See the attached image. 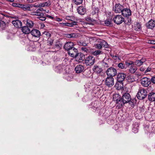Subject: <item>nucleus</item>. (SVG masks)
<instances>
[{"label":"nucleus","mask_w":155,"mask_h":155,"mask_svg":"<svg viewBox=\"0 0 155 155\" xmlns=\"http://www.w3.org/2000/svg\"><path fill=\"white\" fill-rule=\"evenodd\" d=\"M95 47L97 49H101L102 46L101 44V41L99 43L96 44L95 45Z\"/></svg>","instance_id":"c9c22d12"},{"label":"nucleus","mask_w":155,"mask_h":155,"mask_svg":"<svg viewBox=\"0 0 155 155\" xmlns=\"http://www.w3.org/2000/svg\"><path fill=\"white\" fill-rule=\"evenodd\" d=\"M125 63L126 65L127 66H129L130 65V66H131L133 65L134 64V62L129 61H125Z\"/></svg>","instance_id":"58836bf2"},{"label":"nucleus","mask_w":155,"mask_h":155,"mask_svg":"<svg viewBox=\"0 0 155 155\" xmlns=\"http://www.w3.org/2000/svg\"><path fill=\"white\" fill-rule=\"evenodd\" d=\"M101 44L102 46H103L104 47L106 48H107L108 47V45L106 41L103 40H101Z\"/></svg>","instance_id":"473e14b6"},{"label":"nucleus","mask_w":155,"mask_h":155,"mask_svg":"<svg viewBox=\"0 0 155 155\" xmlns=\"http://www.w3.org/2000/svg\"><path fill=\"white\" fill-rule=\"evenodd\" d=\"M0 27L2 28H4L5 27V23L4 21H0Z\"/></svg>","instance_id":"37998d69"},{"label":"nucleus","mask_w":155,"mask_h":155,"mask_svg":"<svg viewBox=\"0 0 155 155\" xmlns=\"http://www.w3.org/2000/svg\"><path fill=\"white\" fill-rule=\"evenodd\" d=\"M124 20V18L120 15H117L113 18L114 22L117 25L121 24Z\"/></svg>","instance_id":"20e7f679"},{"label":"nucleus","mask_w":155,"mask_h":155,"mask_svg":"<svg viewBox=\"0 0 155 155\" xmlns=\"http://www.w3.org/2000/svg\"><path fill=\"white\" fill-rule=\"evenodd\" d=\"M124 6L120 4H116L113 7V11L116 13H120L124 10Z\"/></svg>","instance_id":"39448f33"},{"label":"nucleus","mask_w":155,"mask_h":155,"mask_svg":"<svg viewBox=\"0 0 155 155\" xmlns=\"http://www.w3.org/2000/svg\"><path fill=\"white\" fill-rule=\"evenodd\" d=\"M106 73L108 77L113 78L117 74V70L115 68L110 67L107 70Z\"/></svg>","instance_id":"7ed1b4c3"},{"label":"nucleus","mask_w":155,"mask_h":155,"mask_svg":"<svg viewBox=\"0 0 155 155\" xmlns=\"http://www.w3.org/2000/svg\"><path fill=\"white\" fill-rule=\"evenodd\" d=\"M154 85L153 84L151 85L148 88L149 91H152L153 90L154 88Z\"/></svg>","instance_id":"a18cd8bd"},{"label":"nucleus","mask_w":155,"mask_h":155,"mask_svg":"<svg viewBox=\"0 0 155 155\" xmlns=\"http://www.w3.org/2000/svg\"><path fill=\"white\" fill-rule=\"evenodd\" d=\"M31 33L33 36L35 37L38 38L41 35L39 31L36 29H33L31 31Z\"/></svg>","instance_id":"2eb2a0df"},{"label":"nucleus","mask_w":155,"mask_h":155,"mask_svg":"<svg viewBox=\"0 0 155 155\" xmlns=\"http://www.w3.org/2000/svg\"><path fill=\"white\" fill-rule=\"evenodd\" d=\"M73 1L76 5H78L82 3L83 0H73Z\"/></svg>","instance_id":"ea45409f"},{"label":"nucleus","mask_w":155,"mask_h":155,"mask_svg":"<svg viewBox=\"0 0 155 155\" xmlns=\"http://www.w3.org/2000/svg\"><path fill=\"white\" fill-rule=\"evenodd\" d=\"M132 131L134 133H136L138 132V129L135 127H134L132 130Z\"/></svg>","instance_id":"864d4df0"},{"label":"nucleus","mask_w":155,"mask_h":155,"mask_svg":"<svg viewBox=\"0 0 155 155\" xmlns=\"http://www.w3.org/2000/svg\"><path fill=\"white\" fill-rule=\"evenodd\" d=\"M34 7L35 8H38V7H41V5L40 3H38V4L35 3L34 5H31V7Z\"/></svg>","instance_id":"49530a36"},{"label":"nucleus","mask_w":155,"mask_h":155,"mask_svg":"<svg viewBox=\"0 0 155 155\" xmlns=\"http://www.w3.org/2000/svg\"><path fill=\"white\" fill-rule=\"evenodd\" d=\"M105 84L109 87H112L114 84V79L113 77H107L105 80Z\"/></svg>","instance_id":"0eeeda50"},{"label":"nucleus","mask_w":155,"mask_h":155,"mask_svg":"<svg viewBox=\"0 0 155 155\" xmlns=\"http://www.w3.org/2000/svg\"><path fill=\"white\" fill-rule=\"evenodd\" d=\"M32 14L34 15L39 16H43L44 15L43 13L42 12H39L38 11V9L36 11L32 12Z\"/></svg>","instance_id":"c756f323"},{"label":"nucleus","mask_w":155,"mask_h":155,"mask_svg":"<svg viewBox=\"0 0 155 155\" xmlns=\"http://www.w3.org/2000/svg\"><path fill=\"white\" fill-rule=\"evenodd\" d=\"M93 70L94 72H96L97 74H99L102 71V69L100 68L97 65H94L93 68Z\"/></svg>","instance_id":"b1692460"},{"label":"nucleus","mask_w":155,"mask_h":155,"mask_svg":"<svg viewBox=\"0 0 155 155\" xmlns=\"http://www.w3.org/2000/svg\"><path fill=\"white\" fill-rule=\"evenodd\" d=\"M27 1L29 3H32L35 2L37 1V0H27Z\"/></svg>","instance_id":"052dcab7"},{"label":"nucleus","mask_w":155,"mask_h":155,"mask_svg":"<svg viewBox=\"0 0 155 155\" xmlns=\"http://www.w3.org/2000/svg\"><path fill=\"white\" fill-rule=\"evenodd\" d=\"M22 32L25 34H28L31 33V30L29 28L26 26L22 27L21 28Z\"/></svg>","instance_id":"412c9836"},{"label":"nucleus","mask_w":155,"mask_h":155,"mask_svg":"<svg viewBox=\"0 0 155 155\" xmlns=\"http://www.w3.org/2000/svg\"><path fill=\"white\" fill-rule=\"evenodd\" d=\"M150 83V79L149 78H144L141 80V84L144 87H147Z\"/></svg>","instance_id":"9b49d317"},{"label":"nucleus","mask_w":155,"mask_h":155,"mask_svg":"<svg viewBox=\"0 0 155 155\" xmlns=\"http://www.w3.org/2000/svg\"><path fill=\"white\" fill-rule=\"evenodd\" d=\"M74 45L73 43L71 42H68L65 44L64 46V48L68 51L72 48H73Z\"/></svg>","instance_id":"4468645a"},{"label":"nucleus","mask_w":155,"mask_h":155,"mask_svg":"<svg viewBox=\"0 0 155 155\" xmlns=\"http://www.w3.org/2000/svg\"><path fill=\"white\" fill-rule=\"evenodd\" d=\"M70 34L71 38L75 37L76 34L75 33H71Z\"/></svg>","instance_id":"680f3d73"},{"label":"nucleus","mask_w":155,"mask_h":155,"mask_svg":"<svg viewBox=\"0 0 155 155\" xmlns=\"http://www.w3.org/2000/svg\"><path fill=\"white\" fill-rule=\"evenodd\" d=\"M62 68L61 67V66H57L55 68V71L57 72H61V71H62Z\"/></svg>","instance_id":"c03bdc74"},{"label":"nucleus","mask_w":155,"mask_h":155,"mask_svg":"<svg viewBox=\"0 0 155 155\" xmlns=\"http://www.w3.org/2000/svg\"><path fill=\"white\" fill-rule=\"evenodd\" d=\"M78 13L81 15H84L86 13L85 8L83 6H79L77 9Z\"/></svg>","instance_id":"aec40b11"},{"label":"nucleus","mask_w":155,"mask_h":155,"mask_svg":"<svg viewBox=\"0 0 155 155\" xmlns=\"http://www.w3.org/2000/svg\"><path fill=\"white\" fill-rule=\"evenodd\" d=\"M41 35L42 37L43 38V39L45 40H46L48 38H50L51 36V35L50 32L46 31H45L42 33Z\"/></svg>","instance_id":"6ab92c4d"},{"label":"nucleus","mask_w":155,"mask_h":155,"mask_svg":"<svg viewBox=\"0 0 155 155\" xmlns=\"http://www.w3.org/2000/svg\"><path fill=\"white\" fill-rule=\"evenodd\" d=\"M140 60V61L142 64H143V63L146 61V59L145 58H142V59Z\"/></svg>","instance_id":"5fc2aeb1"},{"label":"nucleus","mask_w":155,"mask_h":155,"mask_svg":"<svg viewBox=\"0 0 155 155\" xmlns=\"http://www.w3.org/2000/svg\"><path fill=\"white\" fill-rule=\"evenodd\" d=\"M115 86L117 89H121L123 86L122 82H118L116 83Z\"/></svg>","instance_id":"cd10ccee"},{"label":"nucleus","mask_w":155,"mask_h":155,"mask_svg":"<svg viewBox=\"0 0 155 155\" xmlns=\"http://www.w3.org/2000/svg\"><path fill=\"white\" fill-rule=\"evenodd\" d=\"M104 67H109L107 64L106 62L104 63Z\"/></svg>","instance_id":"774afa93"},{"label":"nucleus","mask_w":155,"mask_h":155,"mask_svg":"<svg viewBox=\"0 0 155 155\" xmlns=\"http://www.w3.org/2000/svg\"><path fill=\"white\" fill-rule=\"evenodd\" d=\"M151 81L152 83L154 84H155V77L153 76L152 77L150 80Z\"/></svg>","instance_id":"8fccbe9b"},{"label":"nucleus","mask_w":155,"mask_h":155,"mask_svg":"<svg viewBox=\"0 0 155 155\" xmlns=\"http://www.w3.org/2000/svg\"><path fill=\"white\" fill-rule=\"evenodd\" d=\"M137 28H136V29L137 31H138L140 29L141 26L140 24L138 23L137 24Z\"/></svg>","instance_id":"09e8293b"},{"label":"nucleus","mask_w":155,"mask_h":155,"mask_svg":"<svg viewBox=\"0 0 155 155\" xmlns=\"http://www.w3.org/2000/svg\"><path fill=\"white\" fill-rule=\"evenodd\" d=\"M116 96V95L114 96L113 97L114 100L116 101V103L117 104V107L118 109L121 108L124 106L125 103L124 102L122 98L119 97L116 99V98H115L114 97L115 96Z\"/></svg>","instance_id":"423d86ee"},{"label":"nucleus","mask_w":155,"mask_h":155,"mask_svg":"<svg viewBox=\"0 0 155 155\" xmlns=\"http://www.w3.org/2000/svg\"><path fill=\"white\" fill-rule=\"evenodd\" d=\"M31 5H24L22 9L25 11H31Z\"/></svg>","instance_id":"bb28decb"},{"label":"nucleus","mask_w":155,"mask_h":155,"mask_svg":"<svg viewBox=\"0 0 155 155\" xmlns=\"http://www.w3.org/2000/svg\"><path fill=\"white\" fill-rule=\"evenodd\" d=\"M74 58L77 61L81 62L85 59V55L82 53H78Z\"/></svg>","instance_id":"f8f14e48"},{"label":"nucleus","mask_w":155,"mask_h":155,"mask_svg":"<svg viewBox=\"0 0 155 155\" xmlns=\"http://www.w3.org/2000/svg\"><path fill=\"white\" fill-rule=\"evenodd\" d=\"M118 67L121 69H123L126 68L125 64L122 63H119L117 65Z\"/></svg>","instance_id":"2f4dec72"},{"label":"nucleus","mask_w":155,"mask_h":155,"mask_svg":"<svg viewBox=\"0 0 155 155\" xmlns=\"http://www.w3.org/2000/svg\"><path fill=\"white\" fill-rule=\"evenodd\" d=\"M128 24V25H130L131 23V19L130 18V19H128V22L127 23Z\"/></svg>","instance_id":"0e129e2a"},{"label":"nucleus","mask_w":155,"mask_h":155,"mask_svg":"<svg viewBox=\"0 0 155 155\" xmlns=\"http://www.w3.org/2000/svg\"><path fill=\"white\" fill-rule=\"evenodd\" d=\"M84 69V67L81 65H77L75 68L76 72L77 73H79L82 72L83 71Z\"/></svg>","instance_id":"a211bd4d"},{"label":"nucleus","mask_w":155,"mask_h":155,"mask_svg":"<svg viewBox=\"0 0 155 155\" xmlns=\"http://www.w3.org/2000/svg\"><path fill=\"white\" fill-rule=\"evenodd\" d=\"M12 23L14 26L17 28H21L22 26V22L18 20H13Z\"/></svg>","instance_id":"dca6fc26"},{"label":"nucleus","mask_w":155,"mask_h":155,"mask_svg":"<svg viewBox=\"0 0 155 155\" xmlns=\"http://www.w3.org/2000/svg\"><path fill=\"white\" fill-rule=\"evenodd\" d=\"M34 23L33 21L29 19H27L26 20V26L30 28H32L34 26Z\"/></svg>","instance_id":"4be33fe9"},{"label":"nucleus","mask_w":155,"mask_h":155,"mask_svg":"<svg viewBox=\"0 0 155 155\" xmlns=\"http://www.w3.org/2000/svg\"><path fill=\"white\" fill-rule=\"evenodd\" d=\"M40 5L41 7H44L49 6L50 5V3L49 2H47L40 3Z\"/></svg>","instance_id":"72a5a7b5"},{"label":"nucleus","mask_w":155,"mask_h":155,"mask_svg":"<svg viewBox=\"0 0 155 155\" xmlns=\"http://www.w3.org/2000/svg\"><path fill=\"white\" fill-rule=\"evenodd\" d=\"M93 11L92 12V14L93 15H96L97 16V14L98 13L99 9L98 8H93Z\"/></svg>","instance_id":"e433bc0d"},{"label":"nucleus","mask_w":155,"mask_h":155,"mask_svg":"<svg viewBox=\"0 0 155 155\" xmlns=\"http://www.w3.org/2000/svg\"><path fill=\"white\" fill-rule=\"evenodd\" d=\"M121 14L124 17L128 18L131 15V11L129 8H124V10H123L121 12Z\"/></svg>","instance_id":"1a4fd4ad"},{"label":"nucleus","mask_w":155,"mask_h":155,"mask_svg":"<svg viewBox=\"0 0 155 155\" xmlns=\"http://www.w3.org/2000/svg\"><path fill=\"white\" fill-rule=\"evenodd\" d=\"M62 43L60 41H58L55 44V47L60 49L62 47Z\"/></svg>","instance_id":"c85d7f7f"},{"label":"nucleus","mask_w":155,"mask_h":155,"mask_svg":"<svg viewBox=\"0 0 155 155\" xmlns=\"http://www.w3.org/2000/svg\"><path fill=\"white\" fill-rule=\"evenodd\" d=\"M47 41L48 45H52L53 40L50 38H48L47 40Z\"/></svg>","instance_id":"4c0bfd02"},{"label":"nucleus","mask_w":155,"mask_h":155,"mask_svg":"<svg viewBox=\"0 0 155 155\" xmlns=\"http://www.w3.org/2000/svg\"><path fill=\"white\" fill-rule=\"evenodd\" d=\"M111 20L109 19H108L105 21L104 23L106 25L109 26L111 25Z\"/></svg>","instance_id":"a19ab883"},{"label":"nucleus","mask_w":155,"mask_h":155,"mask_svg":"<svg viewBox=\"0 0 155 155\" xmlns=\"http://www.w3.org/2000/svg\"><path fill=\"white\" fill-rule=\"evenodd\" d=\"M121 98L125 104L128 103L130 101H131V96L128 93L126 92L124 94Z\"/></svg>","instance_id":"6e6552de"},{"label":"nucleus","mask_w":155,"mask_h":155,"mask_svg":"<svg viewBox=\"0 0 155 155\" xmlns=\"http://www.w3.org/2000/svg\"><path fill=\"white\" fill-rule=\"evenodd\" d=\"M126 77V74L124 73H118L117 75V81L118 82H122Z\"/></svg>","instance_id":"ddd939ff"},{"label":"nucleus","mask_w":155,"mask_h":155,"mask_svg":"<svg viewBox=\"0 0 155 155\" xmlns=\"http://www.w3.org/2000/svg\"><path fill=\"white\" fill-rule=\"evenodd\" d=\"M146 26L148 28L152 29L155 26V22L151 19L146 23Z\"/></svg>","instance_id":"f3484780"},{"label":"nucleus","mask_w":155,"mask_h":155,"mask_svg":"<svg viewBox=\"0 0 155 155\" xmlns=\"http://www.w3.org/2000/svg\"><path fill=\"white\" fill-rule=\"evenodd\" d=\"M39 19L41 20L45 21L46 19V18L45 17H43V16H40L39 17Z\"/></svg>","instance_id":"603ef678"},{"label":"nucleus","mask_w":155,"mask_h":155,"mask_svg":"<svg viewBox=\"0 0 155 155\" xmlns=\"http://www.w3.org/2000/svg\"><path fill=\"white\" fill-rule=\"evenodd\" d=\"M92 54L94 56H97L102 54V51L100 50H97L92 52Z\"/></svg>","instance_id":"7c9ffc66"},{"label":"nucleus","mask_w":155,"mask_h":155,"mask_svg":"<svg viewBox=\"0 0 155 155\" xmlns=\"http://www.w3.org/2000/svg\"><path fill=\"white\" fill-rule=\"evenodd\" d=\"M148 99L150 101H155V93L151 92L149 94Z\"/></svg>","instance_id":"393cba45"},{"label":"nucleus","mask_w":155,"mask_h":155,"mask_svg":"<svg viewBox=\"0 0 155 155\" xmlns=\"http://www.w3.org/2000/svg\"><path fill=\"white\" fill-rule=\"evenodd\" d=\"M23 5L24 4L18 3L17 7H19L23 8Z\"/></svg>","instance_id":"bf43d9fd"},{"label":"nucleus","mask_w":155,"mask_h":155,"mask_svg":"<svg viewBox=\"0 0 155 155\" xmlns=\"http://www.w3.org/2000/svg\"><path fill=\"white\" fill-rule=\"evenodd\" d=\"M55 20L58 21H61L62 20V19L59 18H56Z\"/></svg>","instance_id":"338daca9"},{"label":"nucleus","mask_w":155,"mask_h":155,"mask_svg":"<svg viewBox=\"0 0 155 155\" xmlns=\"http://www.w3.org/2000/svg\"><path fill=\"white\" fill-rule=\"evenodd\" d=\"M68 53L71 57L74 58L78 53L77 49L74 47L69 50L68 51Z\"/></svg>","instance_id":"9d476101"},{"label":"nucleus","mask_w":155,"mask_h":155,"mask_svg":"<svg viewBox=\"0 0 155 155\" xmlns=\"http://www.w3.org/2000/svg\"><path fill=\"white\" fill-rule=\"evenodd\" d=\"M66 78L68 81H71L73 79V77L71 74L67 75Z\"/></svg>","instance_id":"79ce46f5"},{"label":"nucleus","mask_w":155,"mask_h":155,"mask_svg":"<svg viewBox=\"0 0 155 155\" xmlns=\"http://www.w3.org/2000/svg\"><path fill=\"white\" fill-rule=\"evenodd\" d=\"M18 3H13L12 4V6L15 7H18Z\"/></svg>","instance_id":"13d9d810"},{"label":"nucleus","mask_w":155,"mask_h":155,"mask_svg":"<svg viewBox=\"0 0 155 155\" xmlns=\"http://www.w3.org/2000/svg\"><path fill=\"white\" fill-rule=\"evenodd\" d=\"M149 127L147 126H146L144 127V129L145 133H146V131H149L148 130L149 129Z\"/></svg>","instance_id":"4d7b16f0"},{"label":"nucleus","mask_w":155,"mask_h":155,"mask_svg":"<svg viewBox=\"0 0 155 155\" xmlns=\"http://www.w3.org/2000/svg\"><path fill=\"white\" fill-rule=\"evenodd\" d=\"M149 43L152 44H155V41L154 40H150L148 41Z\"/></svg>","instance_id":"6e6d98bb"},{"label":"nucleus","mask_w":155,"mask_h":155,"mask_svg":"<svg viewBox=\"0 0 155 155\" xmlns=\"http://www.w3.org/2000/svg\"><path fill=\"white\" fill-rule=\"evenodd\" d=\"M95 61V58L92 55L86 57L85 60V64L87 66H91L93 65Z\"/></svg>","instance_id":"f03ea898"},{"label":"nucleus","mask_w":155,"mask_h":155,"mask_svg":"<svg viewBox=\"0 0 155 155\" xmlns=\"http://www.w3.org/2000/svg\"><path fill=\"white\" fill-rule=\"evenodd\" d=\"M96 19H97V17ZM88 19L89 20L91 21L94 22H96L97 21V19H94L93 18H88Z\"/></svg>","instance_id":"de8ad7c7"},{"label":"nucleus","mask_w":155,"mask_h":155,"mask_svg":"<svg viewBox=\"0 0 155 155\" xmlns=\"http://www.w3.org/2000/svg\"><path fill=\"white\" fill-rule=\"evenodd\" d=\"M146 69V68L143 66L141 67L140 68V70L141 71H144Z\"/></svg>","instance_id":"e2e57ef3"},{"label":"nucleus","mask_w":155,"mask_h":155,"mask_svg":"<svg viewBox=\"0 0 155 155\" xmlns=\"http://www.w3.org/2000/svg\"><path fill=\"white\" fill-rule=\"evenodd\" d=\"M134 65H135L137 66H140L142 64L140 60H136L134 62Z\"/></svg>","instance_id":"f704fd0d"},{"label":"nucleus","mask_w":155,"mask_h":155,"mask_svg":"<svg viewBox=\"0 0 155 155\" xmlns=\"http://www.w3.org/2000/svg\"><path fill=\"white\" fill-rule=\"evenodd\" d=\"M61 25H64L72 26L74 25H77V22L75 21H72L71 23L66 22V23H60Z\"/></svg>","instance_id":"5701e85b"},{"label":"nucleus","mask_w":155,"mask_h":155,"mask_svg":"<svg viewBox=\"0 0 155 155\" xmlns=\"http://www.w3.org/2000/svg\"><path fill=\"white\" fill-rule=\"evenodd\" d=\"M151 68H148L144 72L145 74H147V73L149 71H150L151 70Z\"/></svg>","instance_id":"3c124183"},{"label":"nucleus","mask_w":155,"mask_h":155,"mask_svg":"<svg viewBox=\"0 0 155 155\" xmlns=\"http://www.w3.org/2000/svg\"><path fill=\"white\" fill-rule=\"evenodd\" d=\"M137 68L136 66L134 64L130 66L129 69V72L132 74L134 73L137 70Z\"/></svg>","instance_id":"a878e982"},{"label":"nucleus","mask_w":155,"mask_h":155,"mask_svg":"<svg viewBox=\"0 0 155 155\" xmlns=\"http://www.w3.org/2000/svg\"><path fill=\"white\" fill-rule=\"evenodd\" d=\"M38 9V11L40 12H42L44 11V9L43 8H40Z\"/></svg>","instance_id":"69168bd1"},{"label":"nucleus","mask_w":155,"mask_h":155,"mask_svg":"<svg viewBox=\"0 0 155 155\" xmlns=\"http://www.w3.org/2000/svg\"><path fill=\"white\" fill-rule=\"evenodd\" d=\"M147 91L144 88H140L139 89L136 95L137 98L139 100H142L144 99L147 96Z\"/></svg>","instance_id":"f257e3e1"}]
</instances>
